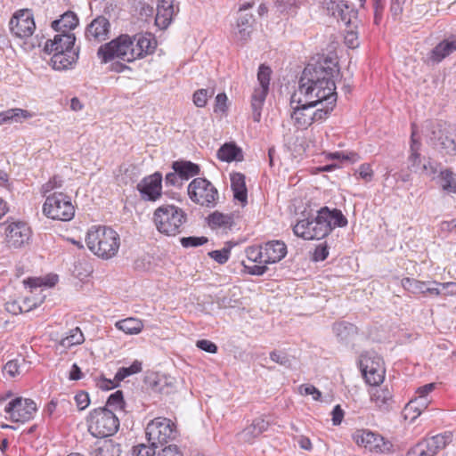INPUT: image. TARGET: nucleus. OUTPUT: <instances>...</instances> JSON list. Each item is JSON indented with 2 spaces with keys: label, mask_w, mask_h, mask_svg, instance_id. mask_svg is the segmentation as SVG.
I'll list each match as a JSON object with an SVG mask.
<instances>
[{
  "label": "nucleus",
  "mask_w": 456,
  "mask_h": 456,
  "mask_svg": "<svg viewBox=\"0 0 456 456\" xmlns=\"http://www.w3.org/2000/svg\"><path fill=\"white\" fill-rule=\"evenodd\" d=\"M339 75L336 58L324 57L314 63H308L299 79L298 89L295 93L305 98L309 102L317 103L323 108L337 102L335 79Z\"/></svg>",
  "instance_id": "obj_1"
},
{
  "label": "nucleus",
  "mask_w": 456,
  "mask_h": 456,
  "mask_svg": "<svg viewBox=\"0 0 456 456\" xmlns=\"http://www.w3.org/2000/svg\"><path fill=\"white\" fill-rule=\"evenodd\" d=\"M86 243L98 257L110 259L118 252L120 238L118 232L110 227L93 226L86 233Z\"/></svg>",
  "instance_id": "obj_2"
},
{
  "label": "nucleus",
  "mask_w": 456,
  "mask_h": 456,
  "mask_svg": "<svg viewBox=\"0 0 456 456\" xmlns=\"http://www.w3.org/2000/svg\"><path fill=\"white\" fill-rule=\"evenodd\" d=\"M290 106V118L293 124L300 129L306 128L314 121L325 119L331 111V106L323 108L314 102L308 103L305 97L296 93L291 95Z\"/></svg>",
  "instance_id": "obj_3"
},
{
  "label": "nucleus",
  "mask_w": 456,
  "mask_h": 456,
  "mask_svg": "<svg viewBox=\"0 0 456 456\" xmlns=\"http://www.w3.org/2000/svg\"><path fill=\"white\" fill-rule=\"evenodd\" d=\"M186 219L184 211L175 205H162L153 213V222L157 230L167 236L179 234Z\"/></svg>",
  "instance_id": "obj_4"
},
{
  "label": "nucleus",
  "mask_w": 456,
  "mask_h": 456,
  "mask_svg": "<svg viewBox=\"0 0 456 456\" xmlns=\"http://www.w3.org/2000/svg\"><path fill=\"white\" fill-rule=\"evenodd\" d=\"M89 433L94 437H107L114 435L119 428V419L107 407H99L90 411L87 419Z\"/></svg>",
  "instance_id": "obj_5"
},
{
  "label": "nucleus",
  "mask_w": 456,
  "mask_h": 456,
  "mask_svg": "<svg viewBox=\"0 0 456 456\" xmlns=\"http://www.w3.org/2000/svg\"><path fill=\"white\" fill-rule=\"evenodd\" d=\"M134 44L132 37L128 35H120L110 42L101 45L97 55L102 63H107L114 59L132 62L134 59Z\"/></svg>",
  "instance_id": "obj_6"
},
{
  "label": "nucleus",
  "mask_w": 456,
  "mask_h": 456,
  "mask_svg": "<svg viewBox=\"0 0 456 456\" xmlns=\"http://www.w3.org/2000/svg\"><path fill=\"white\" fill-rule=\"evenodd\" d=\"M314 228V237L317 240L327 236L335 227H345L347 219L338 209L330 210L328 207L322 208L314 219H311Z\"/></svg>",
  "instance_id": "obj_7"
},
{
  "label": "nucleus",
  "mask_w": 456,
  "mask_h": 456,
  "mask_svg": "<svg viewBox=\"0 0 456 456\" xmlns=\"http://www.w3.org/2000/svg\"><path fill=\"white\" fill-rule=\"evenodd\" d=\"M43 212L49 218L69 221L74 217L75 208L69 197L63 193H53L46 198Z\"/></svg>",
  "instance_id": "obj_8"
},
{
  "label": "nucleus",
  "mask_w": 456,
  "mask_h": 456,
  "mask_svg": "<svg viewBox=\"0 0 456 456\" xmlns=\"http://www.w3.org/2000/svg\"><path fill=\"white\" fill-rule=\"evenodd\" d=\"M175 434L174 423L167 418H156L146 427L148 441L154 446L163 445L169 440L174 439Z\"/></svg>",
  "instance_id": "obj_9"
},
{
  "label": "nucleus",
  "mask_w": 456,
  "mask_h": 456,
  "mask_svg": "<svg viewBox=\"0 0 456 456\" xmlns=\"http://www.w3.org/2000/svg\"><path fill=\"white\" fill-rule=\"evenodd\" d=\"M188 194L192 201L205 207H214L218 198L217 190L204 178L192 180L188 186Z\"/></svg>",
  "instance_id": "obj_10"
},
{
  "label": "nucleus",
  "mask_w": 456,
  "mask_h": 456,
  "mask_svg": "<svg viewBox=\"0 0 456 456\" xmlns=\"http://www.w3.org/2000/svg\"><path fill=\"white\" fill-rule=\"evenodd\" d=\"M430 142L439 146L446 154L456 155V128L447 127L440 123L430 125Z\"/></svg>",
  "instance_id": "obj_11"
},
{
  "label": "nucleus",
  "mask_w": 456,
  "mask_h": 456,
  "mask_svg": "<svg viewBox=\"0 0 456 456\" xmlns=\"http://www.w3.org/2000/svg\"><path fill=\"white\" fill-rule=\"evenodd\" d=\"M362 375L370 386H379L385 378L384 362L380 356L375 354H362L360 359Z\"/></svg>",
  "instance_id": "obj_12"
},
{
  "label": "nucleus",
  "mask_w": 456,
  "mask_h": 456,
  "mask_svg": "<svg viewBox=\"0 0 456 456\" xmlns=\"http://www.w3.org/2000/svg\"><path fill=\"white\" fill-rule=\"evenodd\" d=\"M36 411V403L20 396L11 400L4 407V412L8 415L6 418L12 422H27L33 419Z\"/></svg>",
  "instance_id": "obj_13"
},
{
  "label": "nucleus",
  "mask_w": 456,
  "mask_h": 456,
  "mask_svg": "<svg viewBox=\"0 0 456 456\" xmlns=\"http://www.w3.org/2000/svg\"><path fill=\"white\" fill-rule=\"evenodd\" d=\"M323 8L329 15L333 16L338 21L348 26L357 20V11L350 4L349 0H322Z\"/></svg>",
  "instance_id": "obj_14"
},
{
  "label": "nucleus",
  "mask_w": 456,
  "mask_h": 456,
  "mask_svg": "<svg viewBox=\"0 0 456 456\" xmlns=\"http://www.w3.org/2000/svg\"><path fill=\"white\" fill-rule=\"evenodd\" d=\"M10 30L14 37L20 39H27L32 37L36 30L32 12L28 9L16 12L10 20Z\"/></svg>",
  "instance_id": "obj_15"
},
{
  "label": "nucleus",
  "mask_w": 456,
  "mask_h": 456,
  "mask_svg": "<svg viewBox=\"0 0 456 456\" xmlns=\"http://www.w3.org/2000/svg\"><path fill=\"white\" fill-rule=\"evenodd\" d=\"M450 442V436L436 435L419 442L408 452L406 456H436Z\"/></svg>",
  "instance_id": "obj_16"
},
{
  "label": "nucleus",
  "mask_w": 456,
  "mask_h": 456,
  "mask_svg": "<svg viewBox=\"0 0 456 456\" xmlns=\"http://www.w3.org/2000/svg\"><path fill=\"white\" fill-rule=\"evenodd\" d=\"M32 231L28 224L23 221H14L8 224L5 228L6 242L10 248H20L28 244Z\"/></svg>",
  "instance_id": "obj_17"
},
{
  "label": "nucleus",
  "mask_w": 456,
  "mask_h": 456,
  "mask_svg": "<svg viewBox=\"0 0 456 456\" xmlns=\"http://www.w3.org/2000/svg\"><path fill=\"white\" fill-rule=\"evenodd\" d=\"M353 440L371 452L383 453L389 450V444L384 438L369 429H358L353 434Z\"/></svg>",
  "instance_id": "obj_18"
},
{
  "label": "nucleus",
  "mask_w": 456,
  "mask_h": 456,
  "mask_svg": "<svg viewBox=\"0 0 456 456\" xmlns=\"http://www.w3.org/2000/svg\"><path fill=\"white\" fill-rule=\"evenodd\" d=\"M162 175L159 173H154L144 177L138 184L137 190L145 200L155 201L161 196Z\"/></svg>",
  "instance_id": "obj_19"
},
{
  "label": "nucleus",
  "mask_w": 456,
  "mask_h": 456,
  "mask_svg": "<svg viewBox=\"0 0 456 456\" xmlns=\"http://www.w3.org/2000/svg\"><path fill=\"white\" fill-rule=\"evenodd\" d=\"M110 23L104 16L94 19L86 27L85 36L90 42L99 43L109 38Z\"/></svg>",
  "instance_id": "obj_20"
},
{
  "label": "nucleus",
  "mask_w": 456,
  "mask_h": 456,
  "mask_svg": "<svg viewBox=\"0 0 456 456\" xmlns=\"http://www.w3.org/2000/svg\"><path fill=\"white\" fill-rule=\"evenodd\" d=\"M76 37L73 33H61L54 36L53 40L45 42L44 50L48 53H64V51L76 50L74 45Z\"/></svg>",
  "instance_id": "obj_21"
},
{
  "label": "nucleus",
  "mask_w": 456,
  "mask_h": 456,
  "mask_svg": "<svg viewBox=\"0 0 456 456\" xmlns=\"http://www.w3.org/2000/svg\"><path fill=\"white\" fill-rule=\"evenodd\" d=\"M134 44V59H141L154 52L157 43L151 33L137 34L131 37Z\"/></svg>",
  "instance_id": "obj_22"
},
{
  "label": "nucleus",
  "mask_w": 456,
  "mask_h": 456,
  "mask_svg": "<svg viewBox=\"0 0 456 456\" xmlns=\"http://www.w3.org/2000/svg\"><path fill=\"white\" fill-rule=\"evenodd\" d=\"M254 22L255 19L252 14L240 13L232 32L234 39L242 45L248 42L253 32Z\"/></svg>",
  "instance_id": "obj_23"
},
{
  "label": "nucleus",
  "mask_w": 456,
  "mask_h": 456,
  "mask_svg": "<svg viewBox=\"0 0 456 456\" xmlns=\"http://www.w3.org/2000/svg\"><path fill=\"white\" fill-rule=\"evenodd\" d=\"M265 265H272L280 262L287 255V246L282 240H270L264 244Z\"/></svg>",
  "instance_id": "obj_24"
},
{
  "label": "nucleus",
  "mask_w": 456,
  "mask_h": 456,
  "mask_svg": "<svg viewBox=\"0 0 456 456\" xmlns=\"http://www.w3.org/2000/svg\"><path fill=\"white\" fill-rule=\"evenodd\" d=\"M402 286L404 289L413 294L429 293L438 296L442 293L441 289L438 288V282L436 281L425 282L407 277L402 280Z\"/></svg>",
  "instance_id": "obj_25"
},
{
  "label": "nucleus",
  "mask_w": 456,
  "mask_h": 456,
  "mask_svg": "<svg viewBox=\"0 0 456 456\" xmlns=\"http://www.w3.org/2000/svg\"><path fill=\"white\" fill-rule=\"evenodd\" d=\"M175 0H159L155 24L160 28H167L175 14Z\"/></svg>",
  "instance_id": "obj_26"
},
{
  "label": "nucleus",
  "mask_w": 456,
  "mask_h": 456,
  "mask_svg": "<svg viewBox=\"0 0 456 456\" xmlns=\"http://www.w3.org/2000/svg\"><path fill=\"white\" fill-rule=\"evenodd\" d=\"M79 50L54 53L51 58V65L55 70H66L73 68L78 59Z\"/></svg>",
  "instance_id": "obj_27"
},
{
  "label": "nucleus",
  "mask_w": 456,
  "mask_h": 456,
  "mask_svg": "<svg viewBox=\"0 0 456 456\" xmlns=\"http://www.w3.org/2000/svg\"><path fill=\"white\" fill-rule=\"evenodd\" d=\"M454 51H456V35H452L436 45L428 58L433 62L438 63Z\"/></svg>",
  "instance_id": "obj_28"
},
{
  "label": "nucleus",
  "mask_w": 456,
  "mask_h": 456,
  "mask_svg": "<svg viewBox=\"0 0 456 456\" xmlns=\"http://www.w3.org/2000/svg\"><path fill=\"white\" fill-rule=\"evenodd\" d=\"M370 390V399L382 411H388L394 403L393 395L388 388L371 386Z\"/></svg>",
  "instance_id": "obj_29"
},
{
  "label": "nucleus",
  "mask_w": 456,
  "mask_h": 456,
  "mask_svg": "<svg viewBox=\"0 0 456 456\" xmlns=\"http://www.w3.org/2000/svg\"><path fill=\"white\" fill-rule=\"evenodd\" d=\"M430 403L428 398H418L411 400L404 407L403 414L405 419L413 422Z\"/></svg>",
  "instance_id": "obj_30"
},
{
  "label": "nucleus",
  "mask_w": 456,
  "mask_h": 456,
  "mask_svg": "<svg viewBox=\"0 0 456 456\" xmlns=\"http://www.w3.org/2000/svg\"><path fill=\"white\" fill-rule=\"evenodd\" d=\"M421 142L416 138L414 126L411 135L410 153L408 157L409 168L417 173L421 166L420 156Z\"/></svg>",
  "instance_id": "obj_31"
},
{
  "label": "nucleus",
  "mask_w": 456,
  "mask_h": 456,
  "mask_svg": "<svg viewBox=\"0 0 456 456\" xmlns=\"http://www.w3.org/2000/svg\"><path fill=\"white\" fill-rule=\"evenodd\" d=\"M268 427V421L261 418L256 419L249 426L242 430L240 437L244 442L252 443L256 437L267 430Z\"/></svg>",
  "instance_id": "obj_32"
},
{
  "label": "nucleus",
  "mask_w": 456,
  "mask_h": 456,
  "mask_svg": "<svg viewBox=\"0 0 456 456\" xmlns=\"http://www.w3.org/2000/svg\"><path fill=\"white\" fill-rule=\"evenodd\" d=\"M231 187L233 191V197L242 205L247 203L248 191L245 183V175L240 173L231 175Z\"/></svg>",
  "instance_id": "obj_33"
},
{
  "label": "nucleus",
  "mask_w": 456,
  "mask_h": 456,
  "mask_svg": "<svg viewBox=\"0 0 456 456\" xmlns=\"http://www.w3.org/2000/svg\"><path fill=\"white\" fill-rule=\"evenodd\" d=\"M269 88L265 86H258L255 88L251 98L252 117L255 122H259L261 119V110Z\"/></svg>",
  "instance_id": "obj_34"
},
{
  "label": "nucleus",
  "mask_w": 456,
  "mask_h": 456,
  "mask_svg": "<svg viewBox=\"0 0 456 456\" xmlns=\"http://www.w3.org/2000/svg\"><path fill=\"white\" fill-rule=\"evenodd\" d=\"M78 24V19L73 12H66L59 20L52 22V28L61 33H68Z\"/></svg>",
  "instance_id": "obj_35"
},
{
  "label": "nucleus",
  "mask_w": 456,
  "mask_h": 456,
  "mask_svg": "<svg viewBox=\"0 0 456 456\" xmlns=\"http://www.w3.org/2000/svg\"><path fill=\"white\" fill-rule=\"evenodd\" d=\"M332 330L341 342H348L357 334V328L354 324L346 322L334 323Z\"/></svg>",
  "instance_id": "obj_36"
},
{
  "label": "nucleus",
  "mask_w": 456,
  "mask_h": 456,
  "mask_svg": "<svg viewBox=\"0 0 456 456\" xmlns=\"http://www.w3.org/2000/svg\"><path fill=\"white\" fill-rule=\"evenodd\" d=\"M217 157L220 160L225 162L240 161L243 159L242 151L234 143H224L217 151Z\"/></svg>",
  "instance_id": "obj_37"
},
{
  "label": "nucleus",
  "mask_w": 456,
  "mask_h": 456,
  "mask_svg": "<svg viewBox=\"0 0 456 456\" xmlns=\"http://www.w3.org/2000/svg\"><path fill=\"white\" fill-rule=\"evenodd\" d=\"M173 169L180 175L183 181L188 180L200 173L199 166L191 161H175L173 163Z\"/></svg>",
  "instance_id": "obj_38"
},
{
  "label": "nucleus",
  "mask_w": 456,
  "mask_h": 456,
  "mask_svg": "<svg viewBox=\"0 0 456 456\" xmlns=\"http://www.w3.org/2000/svg\"><path fill=\"white\" fill-rule=\"evenodd\" d=\"M32 117V114L26 110L14 108L0 112V125L4 123L20 122L21 119H27Z\"/></svg>",
  "instance_id": "obj_39"
},
{
  "label": "nucleus",
  "mask_w": 456,
  "mask_h": 456,
  "mask_svg": "<svg viewBox=\"0 0 456 456\" xmlns=\"http://www.w3.org/2000/svg\"><path fill=\"white\" fill-rule=\"evenodd\" d=\"M115 326L117 329L129 335L138 334L143 328L141 320L132 317L117 322Z\"/></svg>",
  "instance_id": "obj_40"
},
{
  "label": "nucleus",
  "mask_w": 456,
  "mask_h": 456,
  "mask_svg": "<svg viewBox=\"0 0 456 456\" xmlns=\"http://www.w3.org/2000/svg\"><path fill=\"white\" fill-rule=\"evenodd\" d=\"M120 444L112 440H104L94 451L93 456H120Z\"/></svg>",
  "instance_id": "obj_41"
},
{
  "label": "nucleus",
  "mask_w": 456,
  "mask_h": 456,
  "mask_svg": "<svg viewBox=\"0 0 456 456\" xmlns=\"http://www.w3.org/2000/svg\"><path fill=\"white\" fill-rule=\"evenodd\" d=\"M293 232L297 237L305 240H317V237H314V228L312 225V221L309 219L298 221L294 226Z\"/></svg>",
  "instance_id": "obj_42"
},
{
  "label": "nucleus",
  "mask_w": 456,
  "mask_h": 456,
  "mask_svg": "<svg viewBox=\"0 0 456 456\" xmlns=\"http://www.w3.org/2000/svg\"><path fill=\"white\" fill-rule=\"evenodd\" d=\"M153 388L160 394H172L175 388V379L170 376H159L154 381Z\"/></svg>",
  "instance_id": "obj_43"
},
{
  "label": "nucleus",
  "mask_w": 456,
  "mask_h": 456,
  "mask_svg": "<svg viewBox=\"0 0 456 456\" xmlns=\"http://www.w3.org/2000/svg\"><path fill=\"white\" fill-rule=\"evenodd\" d=\"M233 223L232 216L224 215L220 212H214L208 216V224L212 228H227L231 227Z\"/></svg>",
  "instance_id": "obj_44"
},
{
  "label": "nucleus",
  "mask_w": 456,
  "mask_h": 456,
  "mask_svg": "<svg viewBox=\"0 0 456 456\" xmlns=\"http://www.w3.org/2000/svg\"><path fill=\"white\" fill-rule=\"evenodd\" d=\"M85 341L84 335L79 328H75L69 330V334L61 338L60 345L65 348H69L73 346L80 345Z\"/></svg>",
  "instance_id": "obj_45"
},
{
  "label": "nucleus",
  "mask_w": 456,
  "mask_h": 456,
  "mask_svg": "<svg viewBox=\"0 0 456 456\" xmlns=\"http://www.w3.org/2000/svg\"><path fill=\"white\" fill-rule=\"evenodd\" d=\"M440 184L444 191L448 193H456V174L451 170H444L440 173Z\"/></svg>",
  "instance_id": "obj_46"
},
{
  "label": "nucleus",
  "mask_w": 456,
  "mask_h": 456,
  "mask_svg": "<svg viewBox=\"0 0 456 456\" xmlns=\"http://www.w3.org/2000/svg\"><path fill=\"white\" fill-rule=\"evenodd\" d=\"M25 366L26 361L24 358L11 360L4 366L3 372L8 374L11 378H14L23 371Z\"/></svg>",
  "instance_id": "obj_47"
},
{
  "label": "nucleus",
  "mask_w": 456,
  "mask_h": 456,
  "mask_svg": "<svg viewBox=\"0 0 456 456\" xmlns=\"http://www.w3.org/2000/svg\"><path fill=\"white\" fill-rule=\"evenodd\" d=\"M142 370V363L138 361H134L129 367L120 368L115 375V380L120 382L126 377L138 373Z\"/></svg>",
  "instance_id": "obj_48"
},
{
  "label": "nucleus",
  "mask_w": 456,
  "mask_h": 456,
  "mask_svg": "<svg viewBox=\"0 0 456 456\" xmlns=\"http://www.w3.org/2000/svg\"><path fill=\"white\" fill-rule=\"evenodd\" d=\"M245 253L249 261L257 264H265L262 244L248 247Z\"/></svg>",
  "instance_id": "obj_49"
},
{
  "label": "nucleus",
  "mask_w": 456,
  "mask_h": 456,
  "mask_svg": "<svg viewBox=\"0 0 456 456\" xmlns=\"http://www.w3.org/2000/svg\"><path fill=\"white\" fill-rule=\"evenodd\" d=\"M274 7L281 13H291L298 7L297 0H275Z\"/></svg>",
  "instance_id": "obj_50"
},
{
  "label": "nucleus",
  "mask_w": 456,
  "mask_h": 456,
  "mask_svg": "<svg viewBox=\"0 0 456 456\" xmlns=\"http://www.w3.org/2000/svg\"><path fill=\"white\" fill-rule=\"evenodd\" d=\"M105 407H112L114 410H123L125 407V402L122 391L118 390L111 394L107 400Z\"/></svg>",
  "instance_id": "obj_51"
},
{
  "label": "nucleus",
  "mask_w": 456,
  "mask_h": 456,
  "mask_svg": "<svg viewBox=\"0 0 456 456\" xmlns=\"http://www.w3.org/2000/svg\"><path fill=\"white\" fill-rule=\"evenodd\" d=\"M213 94L214 90L199 89L193 94V103L199 108H203L207 104L208 97Z\"/></svg>",
  "instance_id": "obj_52"
},
{
  "label": "nucleus",
  "mask_w": 456,
  "mask_h": 456,
  "mask_svg": "<svg viewBox=\"0 0 456 456\" xmlns=\"http://www.w3.org/2000/svg\"><path fill=\"white\" fill-rule=\"evenodd\" d=\"M271 72V69L267 66L261 65L259 67L257 72V80L259 82V86H265L269 88Z\"/></svg>",
  "instance_id": "obj_53"
},
{
  "label": "nucleus",
  "mask_w": 456,
  "mask_h": 456,
  "mask_svg": "<svg viewBox=\"0 0 456 456\" xmlns=\"http://www.w3.org/2000/svg\"><path fill=\"white\" fill-rule=\"evenodd\" d=\"M181 244L184 248L198 247L208 242V238L201 237H183L181 239Z\"/></svg>",
  "instance_id": "obj_54"
},
{
  "label": "nucleus",
  "mask_w": 456,
  "mask_h": 456,
  "mask_svg": "<svg viewBox=\"0 0 456 456\" xmlns=\"http://www.w3.org/2000/svg\"><path fill=\"white\" fill-rule=\"evenodd\" d=\"M230 248H224L220 250H213L208 253L209 256L218 264H224L228 261L230 256Z\"/></svg>",
  "instance_id": "obj_55"
},
{
  "label": "nucleus",
  "mask_w": 456,
  "mask_h": 456,
  "mask_svg": "<svg viewBox=\"0 0 456 456\" xmlns=\"http://www.w3.org/2000/svg\"><path fill=\"white\" fill-rule=\"evenodd\" d=\"M158 446H154L151 444V445H145L143 444H138L134 448V454L135 456H153L155 454V448Z\"/></svg>",
  "instance_id": "obj_56"
},
{
  "label": "nucleus",
  "mask_w": 456,
  "mask_h": 456,
  "mask_svg": "<svg viewBox=\"0 0 456 456\" xmlns=\"http://www.w3.org/2000/svg\"><path fill=\"white\" fill-rule=\"evenodd\" d=\"M243 266L245 271L251 275H256L261 276L266 273L268 270L267 265L265 264H258V265H248L244 263Z\"/></svg>",
  "instance_id": "obj_57"
},
{
  "label": "nucleus",
  "mask_w": 456,
  "mask_h": 456,
  "mask_svg": "<svg viewBox=\"0 0 456 456\" xmlns=\"http://www.w3.org/2000/svg\"><path fill=\"white\" fill-rule=\"evenodd\" d=\"M299 392L304 395H313L314 400L318 401L322 396V393L313 385H302L299 387Z\"/></svg>",
  "instance_id": "obj_58"
},
{
  "label": "nucleus",
  "mask_w": 456,
  "mask_h": 456,
  "mask_svg": "<svg viewBox=\"0 0 456 456\" xmlns=\"http://www.w3.org/2000/svg\"><path fill=\"white\" fill-rule=\"evenodd\" d=\"M270 358L273 362L279 363L284 367L290 366V360L286 354L273 351L270 354Z\"/></svg>",
  "instance_id": "obj_59"
},
{
  "label": "nucleus",
  "mask_w": 456,
  "mask_h": 456,
  "mask_svg": "<svg viewBox=\"0 0 456 456\" xmlns=\"http://www.w3.org/2000/svg\"><path fill=\"white\" fill-rule=\"evenodd\" d=\"M75 402L78 410L83 411L88 407L90 398L86 392L81 391L75 395Z\"/></svg>",
  "instance_id": "obj_60"
},
{
  "label": "nucleus",
  "mask_w": 456,
  "mask_h": 456,
  "mask_svg": "<svg viewBox=\"0 0 456 456\" xmlns=\"http://www.w3.org/2000/svg\"><path fill=\"white\" fill-rule=\"evenodd\" d=\"M62 185V180L59 176H53L51 180H49L46 183L42 186V192L46 194L51 191L61 188Z\"/></svg>",
  "instance_id": "obj_61"
},
{
  "label": "nucleus",
  "mask_w": 456,
  "mask_h": 456,
  "mask_svg": "<svg viewBox=\"0 0 456 456\" xmlns=\"http://www.w3.org/2000/svg\"><path fill=\"white\" fill-rule=\"evenodd\" d=\"M406 1L407 0H391L390 12L395 19L402 14Z\"/></svg>",
  "instance_id": "obj_62"
},
{
  "label": "nucleus",
  "mask_w": 456,
  "mask_h": 456,
  "mask_svg": "<svg viewBox=\"0 0 456 456\" xmlns=\"http://www.w3.org/2000/svg\"><path fill=\"white\" fill-rule=\"evenodd\" d=\"M329 255V250L325 243L319 244L314 252V261H323L327 258Z\"/></svg>",
  "instance_id": "obj_63"
},
{
  "label": "nucleus",
  "mask_w": 456,
  "mask_h": 456,
  "mask_svg": "<svg viewBox=\"0 0 456 456\" xmlns=\"http://www.w3.org/2000/svg\"><path fill=\"white\" fill-rule=\"evenodd\" d=\"M196 345L200 349L210 354H215L217 351L216 345L208 339L198 340Z\"/></svg>",
  "instance_id": "obj_64"
}]
</instances>
